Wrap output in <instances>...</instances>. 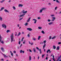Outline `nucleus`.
<instances>
[{"label": "nucleus", "instance_id": "1a4fd4ad", "mask_svg": "<svg viewBox=\"0 0 61 61\" xmlns=\"http://www.w3.org/2000/svg\"><path fill=\"white\" fill-rule=\"evenodd\" d=\"M23 6V5L22 4H20L19 5H18V6L19 7H22V6Z\"/></svg>", "mask_w": 61, "mask_h": 61}, {"label": "nucleus", "instance_id": "2f4dec72", "mask_svg": "<svg viewBox=\"0 0 61 61\" xmlns=\"http://www.w3.org/2000/svg\"><path fill=\"white\" fill-rule=\"evenodd\" d=\"M57 50H59V46H58L57 47Z\"/></svg>", "mask_w": 61, "mask_h": 61}, {"label": "nucleus", "instance_id": "9b49d317", "mask_svg": "<svg viewBox=\"0 0 61 61\" xmlns=\"http://www.w3.org/2000/svg\"><path fill=\"white\" fill-rule=\"evenodd\" d=\"M1 50H2L3 52H4L5 51L4 50V48H3V47L1 48Z\"/></svg>", "mask_w": 61, "mask_h": 61}, {"label": "nucleus", "instance_id": "39448f33", "mask_svg": "<svg viewBox=\"0 0 61 61\" xmlns=\"http://www.w3.org/2000/svg\"><path fill=\"white\" fill-rule=\"evenodd\" d=\"M27 29L28 30H29L30 31H32V29L31 28H27Z\"/></svg>", "mask_w": 61, "mask_h": 61}, {"label": "nucleus", "instance_id": "5701e85b", "mask_svg": "<svg viewBox=\"0 0 61 61\" xmlns=\"http://www.w3.org/2000/svg\"><path fill=\"white\" fill-rule=\"evenodd\" d=\"M13 9H14V10H15V9H16L15 8V7L13 6Z\"/></svg>", "mask_w": 61, "mask_h": 61}, {"label": "nucleus", "instance_id": "6e6d98bb", "mask_svg": "<svg viewBox=\"0 0 61 61\" xmlns=\"http://www.w3.org/2000/svg\"><path fill=\"white\" fill-rule=\"evenodd\" d=\"M53 58V60L54 61H56V60H55V58Z\"/></svg>", "mask_w": 61, "mask_h": 61}, {"label": "nucleus", "instance_id": "3c124183", "mask_svg": "<svg viewBox=\"0 0 61 61\" xmlns=\"http://www.w3.org/2000/svg\"><path fill=\"white\" fill-rule=\"evenodd\" d=\"M37 19H40V17H38L37 18Z\"/></svg>", "mask_w": 61, "mask_h": 61}, {"label": "nucleus", "instance_id": "de8ad7c7", "mask_svg": "<svg viewBox=\"0 0 61 61\" xmlns=\"http://www.w3.org/2000/svg\"><path fill=\"white\" fill-rule=\"evenodd\" d=\"M11 56H13V53H11Z\"/></svg>", "mask_w": 61, "mask_h": 61}, {"label": "nucleus", "instance_id": "052dcab7", "mask_svg": "<svg viewBox=\"0 0 61 61\" xmlns=\"http://www.w3.org/2000/svg\"><path fill=\"white\" fill-rule=\"evenodd\" d=\"M11 2V0H9V1L8 2L9 3H10V2Z\"/></svg>", "mask_w": 61, "mask_h": 61}, {"label": "nucleus", "instance_id": "ea45409f", "mask_svg": "<svg viewBox=\"0 0 61 61\" xmlns=\"http://www.w3.org/2000/svg\"><path fill=\"white\" fill-rule=\"evenodd\" d=\"M57 7H56L55 8V10H56V9H57Z\"/></svg>", "mask_w": 61, "mask_h": 61}, {"label": "nucleus", "instance_id": "4468645a", "mask_svg": "<svg viewBox=\"0 0 61 61\" xmlns=\"http://www.w3.org/2000/svg\"><path fill=\"white\" fill-rule=\"evenodd\" d=\"M4 7H2L1 8V10H0V11H2V10H3V9H4Z\"/></svg>", "mask_w": 61, "mask_h": 61}, {"label": "nucleus", "instance_id": "f8f14e48", "mask_svg": "<svg viewBox=\"0 0 61 61\" xmlns=\"http://www.w3.org/2000/svg\"><path fill=\"white\" fill-rule=\"evenodd\" d=\"M52 19H52V20L54 21L56 19V18L55 17H52Z\"/></svg>", "mask_w": 61, "mask_h": 61}, {"label": "nucleus", "instance_id": "a18cd8bd", "mask_svg": "<svg viewBox=\"0 0 61 61\" xmlns=\"http://www.w3.org/2000/svg\"><path fill=\"white\" fill-rule=\"evenodd\" d=\"M27 36L29 37H30V35H29V34H28V35Z\"/></svg>", "mask_w": 61, "mask_h": 61}, {"label": "nucleus", "instance_id": "7ed1b4c3", "mask_svg": "<svg viewBox=\"0 0 61 61\" xmlns=\"http://www.w3.org/2000/svg\"><path fill=\"white\" fill-rule=\"evenodd\" d=\"M2 26L4 28V27L5 28V29L6 28V26L5 25V24H2Z\"/></svg>", "mask_w": 61, "mask_h": 61}, {"label": "nucleus", "instance_id": "a19ab883", "mask_svg": "<svg viewBox=\"0 0 61 61\" xmlns=\"http://www.w3.org/2000/svg\"><path fill=\"white\" fill-rule=\"evenodd\" d=\"M45 9H46V8H43L42 9V10H44Z\"/></svg>", "mask_w": 61, "mask_h": 61}, {"label": "nucleus", "instance_id": "338daca9", "mask_svg": "<svg viewBox=\"0 0 61 61\" xmlns=\"http://www.w3.org/2000/svg\"><path fill=\"white\" fill-rule=\"evenodd\" d=\"M33 43H31V45H33Z\"/></svg>", "mask_w": 61, "mask_h": 61}, {"label": "nucleus", "instance_id": "c9c22d12", "mask_svg": "<svg viewBox=\"0 0 61 61\" xmlns=\"http://www.w3.org/2000/svg\"><path fill=\"white\" fill-rule=\"evenodd\" d=\"M44 44H45L46 43V41H43Z\"/></svg>", "mask_w": 61, "mask_h": 61}, {"label": "nucleus", "instance_id": "680f3d73", "mask_svg": "<svg viewBox=\"0 0 61 61\" xmlns=\"http://www.w3.org/2000/svg\"><path fill=\"white\" fill-rule=\"evenodd\" d=\"M40 44H43V42H42V43H40Z\"/></svg>", "mask_w": 61, "mask_h": 61}, {"label": "nucleus", "instance_id": "69168bd1", "mask_svg": "<svg viewBox=\"0 0 61 61\" xmlns=\"http://www.w3.org/2000/svg\"><path fill=\"white\" fill-rule=\"evenodd\" d=\"M59 14H61V12H60L59 13Z\"/></svg>", "mask_w": 61, "mask_h": 61}, {"label": "nucleus", "instance_id": "4d7b16f0", "mask_svg": "<svg viewBox=\"0 0 61 61\" xmlns=\"http://www.w3.org/2000/svg\"><path fill=\"white\" fill-rule=\"evenodd\" d=\"M1 60L2 61H4V59H1Z\"/></svg>", "mask_w": 61, "mask_h": 61}, {"label": "nucleus", "instance_id": "49530a36", "mask_svg": "<svg viewBox=\"0 0 61 61\" xmlns=\"http://www.w3.org/2000/svg\"><path fill=\"white\" fill-rule=\"evenodd\" d=\"M36 49H38V50H39V48H38L37 47H36Z\"/></svg>", "mask_w": 61, "mask_h": 61}, {"label": "nucleus", "instance_id": "e2e57ef3", "mask_svg": "<svg viewBox=\"0 0 61 61\" xmlns=\"http://www.w3.org/2000/svg\"><path fill=\"white\" fill-rule=\"evenodd\" d=\"M39 59V57L38 56V59Z\"/></svg>", "mask_w": 61, "mask_h": 61}, {"label": "nucleus", "instance_id": "c03bdc74", "mask_svg": "<svg viewBox=\"0 0 61 61\" xmlns=\"http://www.w3.org/2000/svg\"><path fill=\"white\" fill-rule=\"evenodd\" d=\"M20 43H21V41H20L19 42V45H20Z\"/></svg>", "mask_w": 61, "mask_h": 61}, {"label": "nucleus", "instance_id": "864d4df0", "mask_svg": "<svg viewBox=\"0 0 61 61\" xmlns=\"http://www.w3.org/2000/svg\"><path fill=\"white\" fill-rule=\"evenodd\" d=\"M47 59H48V58L47 57L46 58V60H47Z\"/></svg>", "mask_w": 61, "mask_h": 61}, {"label": "nucleus", "instance_id": "7c9ffc66", "mask_svg": "<svg viewBox=\"0 0 61 61\" xmlns=\"http://www.w3.org/2000/svg\"><path fill=\"white\" fill-rule=\"evenodd\" d=\"M6 32H7V33H8V32H10V30H7Z\"/></svg>", "mask_w": 61, "mask_h": 61}, {"label": "nucleus", "instance_id": "b1692460", "mask_svg": "<svg viewBox=\"0 0 61 61\" xmlns=\"http://www.w3.org/2000/svg\"><path fill=\"white\" fill-rule=\"evenodd\" d=\"M38 28L39 29H42V27H39Z\"/></svg>", "mask_w": 61, "mask_h": 61}, {"label": "nucleus", "instance_id": "20e7f679", "mask_svg": "<svg viewBox=\"0 0 61 61\" xmlns=\"http://www.w3.org/2000/svg\"><path fill=\"white\" fill-rule=\"evenodd\" d=\"M32 20L33 21H35L34 22V24H36V22H37V20H36L34 19Z\"/></svg>", "mask_w": 61, "mask_h": 61}, {"label": "nucleus", "instance_id": "4be33fe9", "mask_svg": "<svg viewBox=\"0 0 61 61\" xmlns=\"http://www.w3.org/2000/svg\"><path fill=\"white\" fill-rule=\"evenodd\" d=\"M45 54H43L42 55V58H43L44 56H45Z\"/></svg>", "mask_w": 61, "mask_h": 61}, {"label": "nucleus", "instance_id": "f03ea898", "mask_svg": "<svg viewBox=\"0 0 61 61\" xmlns=\"http://www.w3.org/2000/svg\"><path fill=\"white\" fill-rule=\"evenodd\" d=\"M25 15V14H23L20 15H19V18H21V17H23L24 16V15Z\"/></svg>", "mask_w": 61, "mask_h": 61}, {"label": "nucleus", "instance_id": "9d476101", "mask_svg": "<svg viewBox=\"0 0 61 61\" xmlns=\"http://www.w3.org/2000/svg\"><path fill=\"white\" fill-rule=\"evenodd\" d=\"M33 50L34 52L35 53H36V49L35 48H33Z\"/></svg>", "mask_w": 61, "mask_h": 61}, {"label": "nucleus", "instance_id": "6e6552de", "mask_svg": "<svg viewBox=\"0 0 61 61\" xmlns=\"http://www.w3.org/2000/svg\"><path fill=\"white\" fill-rule=\"evenodd\" d=\"M25 11L24 10H23L22 11V13L23 14H24L25 13H26L27 12V11H25Z\"/></svg>", "mask_w": 61, "mask_h": 61}, {"label": "nucleus", "instance_id": "cd10ccee", "mask_svg": "<svg viewBox=\"0 0 61 61\" xmlns=\"http://www.w3.org/2000/svg\"><path fill=\"white\" fill-rule=\"evenodd\" d=\"M28 25V23H26L25 24V25L26 26V25Z\"/></svg>", "mask_w": 61, "mask_h": 61}, {"label": "nucleus", "instance_id": "bb28decb", "mask_svg": "<svg viewBox=\"0 0 61 61\" xmlns=\"http://www.w3.org/2000/svg\"><path fill=\"white\" fill-rule=\"evenodd\" d=\"M55 37H56V36H54L53 37L51 38L52 39H54V38H55Z\"/></svg>", "mask_w": 61, "mask_h": 61}, {"label": "nucleus", "instance_id": "2eb2a0df", "mask_svg": "<svg viewBox=\"0 0 61 61\" xmlns=\"http://www.w3.org/2000/svg\"><path fill=\"white\" fill-rule=\"evenodd\" d=\"M53 23V22H51L49 23L48 24L49 25H52Z\"/></svg>", "mask_w": 61, "mask_h": 61}, {"label": "nucleus", "instance_id": "58836bf2", "mask_svg": "<svg viewBox=\"0 0 61 61\" xmlns=\"http://www.w3.org/2000/svg\"><path fill=\"white\" fill-rule=\"evenodd\" d=\"M48 22H50V21H51V20H49V19L48 20Z\"/></svg>", "mask_w": 61, "mask_h": 61}, {"label": "nucleus", "instance_id": "37998d69", "mask_svg": "<svg viewBox=\"0 0 61 61\" xmlns=\"http://www.w3.org/2000/svg\"><path fill=\"white\" fill-rule=\"evenodd\" d=\"M29 51L30 52H32V51H31V49H29Z\"/></svg>", "mask_w": 61, "mask_h": 61}, {"label": "nucleus", "instance_id": "473e14b6", "mask_svg": "<svg viewBox=\"0 0 61 61\" xmlns=\"http://www.w3.org/2000/svg\"><path fill=\"white\" fill-rule=\"evenodd\" d=\"M0 20L2 21V17H0Z\"/></svg>", "mask_w": 61, "mask_h": 61}, {"label": "nucleus", "instance_id": "79ce46f5", "mask_svg": "<svg viewBox=\"0 0 61 61\" xmlns=\"http://www.w3.org/2000/svg\"><path fill=\"white\" fill-rule=\"evenodd\" d=\"M58 45H60V44H61V42H58Z\"/></svg>", "mask_w": 61, "mask_h": 61}, {"label": "nucleus", "instance_id": "72a5a7b5", "mask_svg": "<svg viewBox=\"0 0 61 61\" xmlns=\"http://www.w3.org/2000/svg\"><path fill=\"white\" fill-rule=\"evenodd\" d=\"M56 2H57V3H60V2H59V1H58V0H56Z\"/></svg>", "mask_w": 61, "mask_h": 61}, {"label": "nucleus", "instance_id": "5fc2aeb1", "mask_svg": "<svg viewBox=\"0 0 61 61\" xmlns=\"http://www.w3.org/2000/svg\"><path fill=\"white\" fill-rule=\"evenodd\" d=\"M1 43L2 44H4V41H2L1 42Z\"/></svg>", "mask_w": 61, "mask_h": 61}, {"label": "nucleus", "instance_id": "4c0bfd02", "mask_svg": "<svg viewBox=\"0 0 61 61\" xmlns=\"http://www.w3.org/2000/svg\"><path fill=\"white\" fill-rule=\"evenodd\" d=\"M24 38L23 37L21 39V41L22 42H23V39H24Z\"/></svg>", "mask_w": 61, "mask_h": 61}, {"label": "nucleus", "instance_id": "ddd939ff", "mask_svg": "<svg viewBox=\"0 0 61 61\" xmlns=\"http://www.w3.org/2000/svg\"><path fill=\"white\" fill-rule=\"evenodd\" d=\"M3 56H4V57H8L7 56H6V55H5L4 54H3Z\"/></svg>", "mask_w": 61, "mask_h": 61}, {"label": "nucleus", "instance_id": "13d9d810", "mask_svg": "<svg viewBox=\"0 0 61 61\" xmlns=\"http://www.w3.org/2000/svg\"><path fill=\"white\" fill-rule=\"evenodd\" d=\"M49 5H51V4L50 3H49Z\"/></svg>", "mask_w": 61, "mask_h": 61}, {"label": "nucleus", "instance_id": "a211bd4d", "mask_svg": "<svg viewBox=\"0 0 61 61\" xmlns=\"http://www.w3.org/2000/svg\"><path fill=\"white\" fill-rule=\"evenodd\" d=\"M53 49H56V47L55 45H54L53 46Z\"/></svg>", "mask_w": 61, "mask_h": 61}, {"label": "nucleus", "instance_id": "c756f323", "mask_svg": "<svg viewBox=\"0 0 61 61\" xmlns=\"http://www.w3.org/2000/svg\"><path fill=\"white\" fill-rule=\"evenodd\" d=\"M50 51V50L49 49L48 51H47V53H48V51L49 52Z\"/></svg>", "mask_w": 61, "mask_h": 61}, {"label": "nucleus", "instance_id": "f257e3e1", "mask_svg": "<svg viewBox=\"0 0 61 61\" xmlns=\"http://www.w3.org/2000/svg\"><path fill=\"white\" fill-rule=\"evenodd\" d=\"M10 37L11 40V42H12L13 41V39H14V36H13V34H12L11 35V36H10Z\"/></svg>", "mask_w": 61, "mask_h": 61}, {"label": "nucleus", "instance_id": "6ab92c4d", "mask_svg": "<svg viewBox=\"0 0 61 61\" xmlns=\"http://www.w3.org/2000/svg\"><path fill=\"white\" fill-rule=\"evenodd\" d=\"M41 38V36H39L38 38V40H40V38Z\"/></svg>", "mask_w": 61, "mask_h": 61}, {"label": "nucleus", "instance_id": "f3484780", "mask_svg": "<svg viewBox=\"0 0 61 61\" xmlns=\"http://www.w3.org/2000/svg\"><path fill=\"white\" fill-rule=\"evenodd\" d=\"M20 35H21V32H19L18 34V36H20Z\"/></svg>", "mask_w": 61, "mask_h": 61}, {"label": "nucleus", "instance_id": "603ef678", "mask_svg": "<svg viewBox=\"0 0 61 61\" xmlns=\"http://www.w3.org/2000/svg\"><path fill=\"white\" fill-rule=\"evenodd\" d=\"M25 41H24V42H23V44H25Z\"/></svg>", "mask_w": 61, "mask_h": 61}, {"label": "nucleus", "instance_id": "aec40b11", "mask_svg": "<svg viewBox=\"0 0 61 61\" xmlns=\"http://www.w3.org/2000/svg\"><path fill=\"white\" fill-rule=\"evenodd\" d=\"M23 18H20V19H19V21H20V20H22V19H23Z\"/></svg>", "mask_w": 61, "mask_h": 61}, {"label": "nucleus", "instance_id": "774afa93", "mask_svg": "<svg viewBox=\"0 0 61 61\" xmlns=\"http://www.w3.org/2000/svg\"><path fill=\"white\" fill-rule=\"evenodd\" d=\"M3 2L2 0L0 1V3H3Z\"/></svg>", "mask_w": 61, "mask_h": 61}, {"label": "nucleus", "instance_id": "423d86ee", "mask_svg": "<svg viewBox=\"0 0 61 61\" xmlns=\"http://www.w3.org/2000/svg\"><path fill=\"white\" fill-rule=\"evenodd\" d=\"M30 19H31V17H29L28 19V20L27 21V22H29L30 21Z\"/></svg>", "mask_w": 61, "mask_h": 61}, {"label": "nucleus", "instance_id": "f704fd0d", "mask_svg": "<svg viewBox=\"0 0 61 61\" xmlns=\"http://www.w3.org/2000/svg\"><path fill=\"white\" fill-rule=\"evenodd\" d=\"M23 52V51L22 50H21L20 51V53H22Z\"/></svg>", "mask_w": 61, "mask_h": 61}, {"label": "nucleus", "instance_id": "8fccbe9b", "mask_svg": "<svg viewBox=\"0 0 61 61\" xmlns=\"http://www.w3.org/2000/svg\"><path fill=\"white\" fill-rule=\"evenodd\" d=\"M15 33L16 34H15V36H16V35H17V32H15Z\"/></svg>", "mask_w": 61, "mask_h": 61}, {"label": "nucleus", "instance_id": "09e8293b", "mask_svg": "<svg viewBox=\"0 0 61 61\" xmlns=\"http://www.w3.org/2000/svg\"><path fill=\"white\" fill-rule=\"evenodd\" d=\"M14 53H16V51H14L13 52Z\"/></svg>", "mask_w": 61, "mask_h": 61}, {"label": "nucleus", "instance_id": "e433bc0d", "mask_svg": "<svg viewBox=\"0 0 61 61\" xmlns=\"http://www.w3.org/2000/svg\"><path fill=\"white\" fill-rule=\"evenodd\" d=\"M51 39V36H50L49 38V39Z\"/></svg>", "mask_w": 61, "mask_h": 61}, {"label": "nucleus", "instance_id": "c85d7f7f", "mask_svg": "<svg viewBox=\"0 0 61 61\" xmlns=\"http://www.w3.org/2000/svg\"><path fill=\"white\" fill-rule=\"evenodd\" d=\"M39 50L40 51V54H41V49H39Z\"/></svg>", "mask_w": 61, "mask_h": 61}, {"label": "nucleus", "instance_id": "dca6fc26", "mask_svg": "<svg viewBox=\"0 0 61 61\" xmlns=\"http://www.w3.org/2000/svg\"><path fill=\"white\" fill-rule=\"evenodd\" d=\"M43 12V10L41 9L39 11V13H42Z\"/></svg>", "mask_w": 61, "mask_h": 61}, {"label": "nucleus", "instance_id": "393cba45", "mask_svg": "<svg viewBox=\"0 0 61 61\" xmlns=\"http://www.w3.org/2000/svg\"><path fill=\"white\" fill-rule=\"evenodd\" d=\"M46 44H45L43 46V49H44V48L45 47V46H46Z\"/></svg>", "mask_w": 61, "mask_h": 61}, {"label": "nucleus", "instance_id": "bf43d9fd", "mask_svg": "<svg viewBox=\"0 0 61 61\" xmlns=\"http://www.w3.org/2000/svg\"><path fill=\"white\" fill-rule=\"evenodd\" d=\"M54 16V15H51V16Z\"/></svg>", "mask_w": 61, "mask_h": 61}, {"label": "nucleus", "instance_id": "a878e982", "mask_svg": "<svg viewBox=\"0 0 61 61\" xmlns=\"http://www.w3.org/2000/svg\"><path fill=\"white\" fill-rule=\"evenodd\" d=\"M41 33L44 34H45V32H44V31L43 30H42L41 31Z\"/></svg>", "mask_w": 61, "mask_h": 61}, {"label": "nucleus", "instance_id": "412c9836", "mask_svg": "<svg viewBox=\"0 0 61 61\" xmlns=\"http://www.w3.org/2000/svg\"><path fill=\"white\" fill-rule=\"evenodd\" d=\"M31 56H29V60L30 61H31Z\"/></svg>", "mask_w": 61, "mask_h": 61}, {"label": "nucleus", "instance_id": "0e129e2a", "mask_svg": "<svg viewBox=\"0 0 61 61\" xmlns=\"http://www.w3.org/2000/svg\"><path fill=\"white\" fill-rule=\"evenodd\" d=\"M54 56L53 55V56H52V57H53V58H54Z\"/></svg>", "mask_w": 61, "mask_h": 61}, {"label": "nucleus", "instance_id": "0eeeda50", "mask_svg": "<svg viewBox=\"0 0 61 61\" xmlns=\"http://www.w3.org/2000/svg\"><path fill=\"white\" fill-rule=\"evenodd\" d=\"M4 11L5 12H7V13H9V11L6 9H5L4 10Z\"/></svg>", "mask_w": 61, "mask_h": 61}]
</instances>
